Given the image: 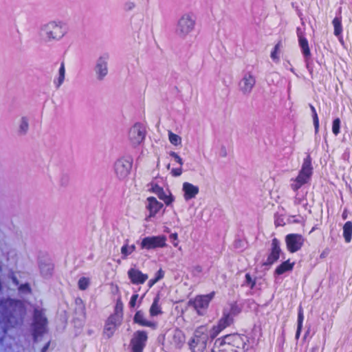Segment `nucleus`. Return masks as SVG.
Segmentation results:
<instances>
[{"label": "nucleus", "mask_w": 352, "mask_h": 352, "mask_svg": "<svg viewBox=\"0 0 352 352\" xmlns=\"http://www.w3.org/2000/svg\"><path fill=\"white\" fill-rule=\"evenodd\" d=\"M0 308L2 311L4 331L20 324L25 313L23 303L19 300L3 299L1 300Z\"/></svg>", "instance_id": "nucleus-1"}, {"label": "nucleus", "mask_w": 352, "mask_h": 352, "mask_svg": "<svg viewBox=\"0 0 352 352\" xmlns=\"http://www.w3.org/2000/svg\"><path fill=\"white\" fill-rule=\"evenodd\" d=\"M248 343L249 338L245 334H228L215 341L211 352H245Z\"/></svg>", "instance_id": "nucleus-2"}, {"label": "nucleus", "mask_w": 352, "mask_h": 352, "mask_svg": "<svg viewBox=\"0 0 352 352\" xmlns=\"http://www.w3.org/2000/svg\"><path fill=\"white\" fill-rule=\"evenodd\" d=\"M208 340V327L204 325L198 327L188 342L190 351L192 352H204L206 348Z\"/></svg>", "instance_id": "nucleus-3"}, {"label": "nucleus", "mask_w": 352, "mask_h": 352, "mask_svg": "<svg viewBox=\"0 0 352 352\" xmlns=\"http://www.w3.org/2000/svg\"><path fill=\"white\" fill-rule=\"evenodd\" d=\"M47 319L42 309H35L33 315L32 336L34 342L43 336L47 331Z\"/></svg>", "instance_id": "nucleus-4"}, {"label": "nucleus", "mask_w": 352, "mask_h": 352, "mask_svg": "<svg viewBox=\"0 0 352 352\" xmlns=\"http://www.w3.org/2000/svg\"><path fill=\"white\" fill-rule=\"evenodd\" d=\"M214 295V292L205 295H197L195 298L188 300V306L192 307L198 315H204Z\"/></svg>", "instance_id": "nucleus-5"}, {"label": "nucleus", "mask_w": 352, "mask_h": 352, "mask_svg": "<svg viewBox=\"0 0 352 352\" xmlns=\"http://www.w3.org/2000/svg\"><path fill=\"white\" fill-rule=\"evenodd\" d=\"M148 340V333L144 330H138L134 332L131 340L130 347L131 352H143Z\"/></svg>", "instance_id": "nucleus-6"}, {"label": "nucleus", "mask_w": 352, "mask_h": 352, "mask_svg": "<svg viewBox=\"0 0 352 352\" xmlns=\"http://www.w3.org/2000/svg\"><path fill=\"white\" fill-rule=\"evenodd\" d=\"M166 245V237L164 235L146 236L142 239L140 247L142 250H153L164 248Z\"/></svg>", "instance_id": "nucleus-7"}, {"label": "nucleus", "mask_w": 352, "mask_h": 352, "mask_svg": "<svg viewBox=\"0 0 352 352\" xmlns=\"http://www.w3.org/2000/svg\"><path fill=\"white\" fill-rule=\"evenodd\" d=\"M305 239L300 234H288L285 236L286 247L289 252L294 253L300 250L303 246Z\"/></svg>", "instance_id": "nucleus-8"}, {"label": "nucleus", "mask_w": 352, "mask_h": 352, "mask_svg": "<svg viewBox=\"0 0 352 352\" xmlns=\"http://www.w3.org/2000/svg\"><path fill=\"white\" fill-rule=\"evenodd\" d=\"M121 323L122 320H120V316H118L117 314H111L105 321L103 329V336L107 339L111 338Z\"/></svg>", "instance_id": "nucleus-9"}, {"label": "nucleus", "mask_w": 352, "mask_h": 352, "mask_svg": "<svg viewBox=\"0 0 352 352\" xmlns=\"http://www.w3.org/2000/svg\"><path fill=\"white\" fill-rule=\"evenodd\" d=\"M282 250L280 248V242L277 238L272 240L271 248L267 255L266 261L263 263V265H272L277 262L280 256Z\"/></svg>", "instance_id": "nucleus-10"}, {"label": "nucleus", "mask_w": 352, "mask_h": 352, "mask_svg": "<svg viewBox=\"0 0 352 352\" xmlns=\"http://www.w3.org/2000/svg\"><path fill=\"white\" fill-rule=\"evenodd\" d=\"M234 322V319L230 316V315L227 314V309H224L223 310L222 316L219 320L217 324L213 326L212 329L211 336L215 338L220 332L233 324Z\"/></svg>", "instance_id": "nucleus-11"}, {"label": "nucleus", "mask_w": 352, "mask_h": 352, "mask_svg": "<svg viewBox=\"0 0 352 352\" xmlns=\"http://www.w3.org/2000/svg\"><path fill=\"white\" fill-rule=\"evenodd\" d=\"M146 131L140 123H135L129 131V139L133 146H138L145 139Z\"/></svg>", "instance_id": "nucleus-12"}, {"label": "nucleus", "mask_w": 352, "mask_h": 352, "mask_svg": "<svg viewBox=\"0 0 352 352\" xmlns=\"http://www.w3.org/2000/svg\"><path fill=\"white\" fill-rule=\"evenodd\" d=\"M46 33L50 38L58 39L65 34V29L60 25L52 22L45 27Z\"/></svg>", "instance_id": "nucleus-13"}, {"label": "nucleus", "mask_w": 352, "mask_h": 352, "mask_svg": "<svg viewBox=\"0 0 352 352\" xmlns=\"http://www.w3.org/2000/svg\"><path fill=\"white\" fill-rule=\"evenodd\" d=\"M128 276L132 284L142 285L148 279V275L143 274L140 270L131 268L128 271Z\"/></svg>", "instance_id": "nucleus-14"}, {"label": "nucleus", "mask_w": 352, "mask_h": 352, "mask_svg": "<svg viewBox=\"0 0 352 352\" xmlns=\"http://www.w3.org/2000/svg\"><path fill=\"white\" fill-rule=\"evenodd\" d=\"M131 163L126 160H118L115 164L116 175L120 178H125L128 176L131 169Z\"/></svg>", "instance_id": "nucleus-15"}, {"label": "nucleus", "mask_w": 352, "mask_h": 352, "mask_svg": "<svg viewBox=\"0 0 352 352\" xmlns=\"http://www.w3.org/2000/svg\"><path fill=\"white\" fill-rule=\"evenodd\" d=\"M133 322L141 327H150L152 329H156L157 323L148 320L142 311H137L133 317Z\"/></svg>", "instance_id": "nucleus-16"}, {"label": "nucleus", "mask_w": 352, "mask_h": 352, "mask_svg": "<svg viewBox=\"0 0 352 352\" xmlns=\"http://www.w3.org/2000/svg\"><path fill=\"white\" fill-rule=\"evenodd\" d=\"M195 25V21L188 15H185L179 21L178 26L181 33L187 34L190 32Z\"/></svg>", "instance_id": "nucleus-17"}, {"label": "nucleus", "mask_w": 352, "mask_h": 352, "mask_svg": "<svg viewBox=\"0 0 352 352\" xmlns=\"http://www.w3.org/2000/svg\"><path fill=\"white\" fill-rule=\"evenodd\" d=\"M148 205L146 206L149 211V217H152L161 210L163 207V204L158 201L154 197H149L147 198Z\"/></svg>", "instance_id": "nucleus-18"}, {"label": "nucleus", "mask_w": 352, "mask_h": 352, "mask_svg": "<svg viewBox=\"0 0 352 352\" xmlns=\"http://www.w3.org/2000/svg\"><path fill=\"white\" fill-rule=\"evenodd\" d=\"M297 36L298 39V43L301 48L303 56L306 58H309L311 56V52L307 39L304 36L303 33L302 32H300L299 30L297 32Z\"/></svg>", "instance_id": "nucleus-19"}, {"label": "nucleus", "mask_w": 352, "mask_h": 352, "mask_svg": "<svg viewBox=\"0 0 352 352\" xmlns=\"http://www.w3.org/2000/svg\"><path fill=\"white\" fill-rule=\"evenodd\" d=\"M184 192V197L186 200L191 199L199 193V188L189 182H184L182 187Z\"/></svg>", "instance_id": "nucleus-20"}, {"label": "nucleus", "mask_w": 352, "mask_h": 352, "mask_svg": "<svg viewBox=\"0 0 352 352\" xmlns=\"http://www.w3.org/2000/svg\"><path fill=\"white\" fill-rule=\"evenodd\" d=\"M185 340L186 336L182 330L176 329L172 336L171 344L174 347L180 349L185 343Z\"/></svg>", "instance_id": "nucleus-21"}, {"label": "nucleus", "mask_w": 352, "mask_h": 352, "mask_svg": "<svg viewBox=\"0 0 352 352\" xmlns=\"http://www.w3.org/2000/svg\"><path fill=\"white\" fill-rule=\"evenodd\" d=\"M294 265V262H291L290 259H287L276 267L274 270V274L280 276L285 272H291L293 270Z\"/></svg>", "instance_id": "nucleus-22"}, {"label": "nucleus", "mask_w": 352, "mask_h": 352, "mask_svg": "<svg viewBox=\"0 0 352 352\" xmlns=\"http://www.w3.org/2000/svg\"><path fill=\"white\" fill-rule=\"evenodd\" d=\"M309 179L310 177L299 171L298 176L296 177L294 180V183L292 184L291 185L292 190L294 191H297L304 184H307L309 182Z\"/></svg>", "instance_id": "nucleus-23"}, {"label": "nucleus", "mask_w": 352, "mask_h": 352, "mask_svg": "<svg viewBox=\"0 0 352 352\" xmlns=\"http://www.w3.org/2000/svg\"><path fill=\"white\" fill-rule=\"evenodd\" d=\"M243 85L242 86V90L244 93H249L252 89L254 85H255V79L254 76L248 74L245 75L243 79Z\"/></svg>", "instance_id": "nucleus-24"}, {"label": "nucleus", "mask_w": 352, "mask_h": 352, "mask_svg": "<svg viewBox=\"0 0 352 352\" xmlns=\"http://www.w3.org/2000/svg\"><path fill=\"white\" fill-rule=\"evenodd\" d=\"M162 313V307L160 305V296H157L154 298L151 306L150 307L149 314L151 317H154Z\"/></svg>", "instance_id": "nucleus-25"}, {"label": "nucleus", "mask_w": 352, "mask_h": 352, "mask_svg": "<svg viewBox=\"0 0 352 352\" xmlns=\"http://www.w3.org/2000/svg\"><path fill=\"white\" fill-rule=\"evenodd\" d=\"M300 172L311 177L313 173V168L311 166V157L309 155L304 159Z\"/></svg>", "instance_id": "nucleus-26"}, {"label": "nucleus", "mask_w": 352, "mask_h": 352, "mask_svg": "<svg viewBox=\"0 0 352 352\" xmlns=\"http://www.w3.org/2000/svg\"><path fill=\"white\" fill-rule=\"evenodd\" d=\"M342 9L339 8V16H336L333 21V25L334 29V34L336 36H339L342 35V16H341Z\"/></svg>", "instance_id": "nucleus-27"}, {"label": "nucleus", "mask_w": 352, "mask_h": 352, "mask_svg": "<svg viewBox=\"0 0 352 352\" xmlns=\"http://www.w3.org/2000/svg\"><path fill=\"white\" fill-rule=\"evenodd\" d=\"M155 192L157 195L159 199L162 200L167 206L171 204L174 201V198L170 194L166 195L164 191V189L158 186H157V190H155Z\"/></svg>", "instance_id": "nucleus-28"}, {"label": "nucleus", "mask_w": 352, "mask_h": 352, "mask_svg": "<svg viewBox=\"0 0 352 352\" xmlns=\"http://www.w3.org/2000/svg\"><path fill=\"white\" fill-rule=\"evenodd\" d=\"M343 237L346 243H350L352 239V221H348L343 226Z\"/></svg>", "instance_id": "nucleus-29"}, {"label": "nucleus", "mask_w": 352, "mask_h": 352, "mask_svg": "<svg viewBox=\"0 0 352 352\" xmlns=\"http://www.w3.org/2000/svg\"><path fill=\"white\" fill-rule=\"evenodd\" d=\"M229 306L230 308L229 309H227V314H228L230 316L234 319L235 316L241 313V307L238 304L236 301L231 302Z\"/></svg>", "instance_id": "nucleus-30"}, {"label": "nucleus", "mask_w": 352, "mask_h": 352, "mask_svg": "<svg viewBox=\"0 0 352 352\" xmlns=\"http://www.w3.org/2000/svg\"><path fill=\"white\" fill-rule=\"evenodd\" d=\"M96 72L100 79H102L107 74V63L102 58L99 59L96 65Z\"/></svg>", "instance_id": "nucleus-31"}, {"label": "nucleus", "mask_w": 352, "mask_h": 352, "mask_svg": "<svg viewBox=\"0 0 352 352\" xmlns=\"http://www.w3.org/2000/svg\"><path fill=\"white\" fill-rule=\"evenodd\" d=\"M135 245L132 244L129 245L128 244H124L121 248V254L122 255V258H126L127 256L131 254L135 250Z\"/></svg>", "instance_id": "nucleus-32"}, {"label": "nucleus", "mask_w": 352, "mask_h": 352, "mask_svg": "<svg viewBox=\"0 0 352 352\" xmlns=\"http://www.w3.org/2000/svg\"><path fill=\"white\" fill-rule=\"evenodd\" d=\"M309 107L312 113L315 133H318L319 131V118L318 116V113L316 112V108L312 104H310Z\"/></svg>", "instance_id": "nucleus-33"}, {"label": "nucleus", "mask_w": 352, "mask_h": 352, "mask_svg": "<svg viewBox=\"0 0 352 352\" xmlns=\"http://www.w3.org/2000/svg\"><path fill=\"white\" fill-rule=\"evenodd\" d=\"M123 303L120 298H118L116 300L114 313L113 314H117L118 316H120V320H122L123 318Z\"/></svg>", "instance_id": "nucleus-34"}, {"label": "nucleus", "mask_w": 352, "mask_h": 352, "mask_svg": "<svg viewBox=\"0 0 352 352\" xmlns=\"http://www.w3.org/2000/svg\"><path fill=\"white\" fill-rule=\"evenodd\" d=\"M282 42L281 41H279L274 46V50L271 52V58L274 60H278L279 56H278V52L280 50V47H281Z\"/></svg>", "instance_id": "nucleus-35"}, {"label": "nucleus", "mask_w": 352, "mask_h": 352, "mask_svg": "<svg viewBox=\"0 0 352 352\" xmlns=\"http://www.w3.org/2000/svg\"><path fill=\"white\" fill-rule=\"evenodd\" d=\"M340 120L339 118H335L332 123V132L335 135H338L340 132Z\"/></svg>", "instance_id": "nucleus-36"}, {"label": "nucleus", "mask_w": 352, "mask_h": 352, "mask_svg": "<svg viewBox=\"0 0 352 352\" xmlns=\"http://www.w3.org/2000/svg\"><path fill=\"white\" fill-rule=\"evenodd\" d=\"M168 138L170 142L175 146H177L181 144V138L178 135L175 134L170 131L168 133Z\"/></svg>", "instance_id": "nucleus-37"}, {"label": "nucleus", "mask_w": 352, "mask_h": 352, "mask_svg": "<svg viewBox=\"0 0 352 352\" xmlns=\"http://www.w3.org/2000/svg\"><path fill=\"white\" fill-rule=\"evenodd\" d=\"M89 285V279L86 277H81L78 282L79 289L85 290Z\"/></svg>", "instance_id": "nucleus-38"}, {"label": "nucleus", "mask_w": 352, "mask_h": 352, "mask_svg": "<svg viewBox=\"0 0 352 352\" xmlns=\"http://www.w3.org/2000/svg\"><path fill=\"white\" fill-rule=\"evenodd\" d=\"M65 64L63 62L59 68V77L58 79L57 87H59L64 81L65 79Z\"/></svg>", "instance_id": "nucleus-39"}, {"label": "nucleus", "mask_w": 352, "mask_h": 352, "mask_svg": "<svg viewBox=\"0 0 352 352\" xmlns=\"http://www.w3.org/2000/svg\"><path fill=\"white\" fill-rule=\"evenodd\" d=\"M304 320V312L302 306H299L298 309V319H297V326L302 327Z\"/></svg>", "instance_id": "nucleus-40"}, {"label": "nucleus", "mask_w": 352, "mask_h": 352, "mask_svg": "<svg viewBox=\"0 0 352 352\" xmlns=\"http://www.w3.org/2000/svg\"><path fill=\"white\" fill-rule=\"evenodd\" d=\"M245 283L248 285H250L251 289H253L256 285L255 279H253L249 273H247L245 274Z\"/></svg>", "instance_id": "nucleus-41"}, {"label": "nucleus", "mask_w": 352, "mask_h": 352, "mask_svg": "<svg viewBox=\"0 0 352 352\" xmlns=\"http://www.w3.org/2000/svg\"><path fill=\"white\" fill-rule=\"evenodd\" d=\"M170 155L171 157H173L175 160L179 164V165L182 166L183 165V160L181 158V157L175 152L174 151H171L170 153Z\"/></svg>", "instance_id": "nucleus-42"}, {"label": "nucleus", "mask_w": 352, "mask_h": 352, "mask_svg": "<svg viewBox=\"0 0 352 352\" xmlns=\"http://www.w3.org/2000/svg\"><path fill=\"white\" fill-rule=\"evenodd\" d=\"M138 294H134L131 296L130 301H129V306L131 308H133L136 306L137 300L138 298Z\"/></svg>", "instance_id": "nucleus-43"}, {"label": "nucleus", "mask_w": 352, "mask_h": 352, "mask_svg": "<svg viewBox=\"0 0 352 352\" xmlns=\"http://www.w3.org/2000/svg\"><path fill=\"white\" fill-rule=\"evenodd\" d=\"M170 173L173 177H179L182 174V168L180 166L179 168H174L171 170Z\"/></svg>", "instance_id": "nucleus-44"}, {"label": "nucleus", "mask_w": 352, "mask_h": 352, "mask_svg": "<svg viewBox=\"0 0 352 352\" xmlns=\"http://www.w3.org/2000/svg\"><path fill=\"white\" fill-rule=\"evenodd\" d=\"M21 131L23 132H26L28 129V123L25 118H22L21 124L20 125Z\"/></svg>", "instance_id": "nucleus-45"}, {"label": "nucleus", "mask_w": 352, "mask_h": 352, "mask_svg": "<svg viewBox=\"0 0 352 352\" xmlns=\"http://www.w3.org/2000/svg\"><path fill=\"white\" fill-rule=\"evenodd\" d=\"M164 272L162 269H160L157 272V273H156V274L155 276V280H157L158 281L164 278Z\"/></svg>", "instance_id": "nucleus-46"}, {"label": "nucleus", "mask_w": 352, "mask_h": 352, "mask_svg": "<svg viewBox=\"0 0 352 352\" xmlns=\"http://www.w3.org/2000/svg\"><path fill=\"white\" fill-rule=\"evenodd\" d=\"M302 327L297 326V329H296V335H295V338L296 340H298L300 338V333L302 331Z\"/></svg>", "instance_id": "nucleus-47"}, {"label": "nucleus", "mask_w": 352, "mask_h": 352, "mask_svg": "<svg viewBox=\"0 0 352 352\" xmlns=\"http://www.w3.org/2000/svg\"><path fill=\"white\" fill-rule=\"evenodd\" d=\"M158 280H155V277L153 278H151L148 280V285L149 287H151L153 285H154Z\"/></svg>", "instance_id": "nucleus-48"}, {"label": "nucleus", "mask_w": 352, "mask_h": 352, "mask_svg": "<svg viewBox=\"0 0 352 352\" xmlns=\"http://www.w3.org/2000/svg\"><path fill=\"white\" fill-rule=\"evenodd\" d=\"M50 345V341L47 342L41 349V352H46Z\"/></svg>", "instance_id": "nucleus-49"}, {"label": "nucleus", "mask_w": 352, "mask_h": 352, "mask_svg": "<svg viewBox=\"0 0 352 352\" xmlns=\"http://www.w3.org/2000/svg\"><path fill=\"white\" fill-rule=\"evenodd\" d=\"M342 217L343 219H346V218L348 217V212H347V210L345 209L342 214Z\"/></svg>", "instance_id": "nucleus-50"}, {"label": "nucleus", "mask_w": 352, "mask_h": 352, "mask_svg": "<svg viewBox=\"0 0 352 352\" xmlns=\"http://www.w3.org/2000/svg\"><path fill=\"white\" fill-rule=\"evenodd\" d=\"M320 257L322 258V257H324V254L322 253L320 254Z\"/></svg>", "instance_id": "nucleus-51"}, {"label": "nucleus", "mask_w": 352, "mask_h": 352, "mask_svg": "<svg viewBox=\"0 0 352 352\" xmlns=\"http://www.w3.org/2000/svg\"><path fill=\"white\" fill-rule=\"evenodd\" d=\"M24 287H26L27 288L30 289L28 285H25Z\"/></svg>", "instance_id": "nucleus-52"}, {"label": "nucleus", "mask_w": 352, "mask_h": 352, "mask_svg": "<svg viewBox=\"0 0 352 352\" xmlns=\"http://www.w3.org/2000/svg\"><path fill=\"white\" fill-rule=\"evenodd\" d=\"M176 237H177V234H175L173 236V238H176Z\"/></svg>", "instance_id": "nucleus-53"}, {"label": "nucleus", "mask_w": 352, "mask_h": 352, "mask_svg": "<svg viewBox=\"0 0 352 352\" xmlns=\"http://www.w3.org/2000/svg\"><path fill=\"white\" fill-rule=\"evenodd\" d=\"M176 237H177V234H175L173 236V238H176Z\"/></svg>", "instance_id": "nucleus-54"}]
</instances>
